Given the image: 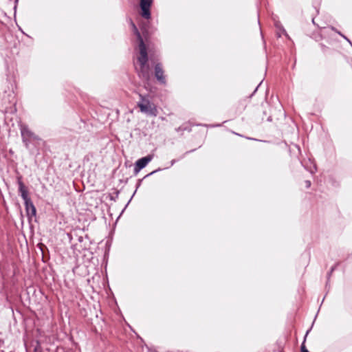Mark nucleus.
I'll use <instances>...</instances> for the list:
<instances>
[{"mask_svg":"<svg viewBox=\"0 0 352 352\" xmlns=\"http://www.w3.org/2000/svg\"><path fill=\"white\" fill-rule=\"evenodd\" d=\"M153 0H140V8L142 10L141 16L146 19L151 18L150 9Z\"/></svg>","mask_w":352,"mask_h":352,"instance_id":"5","label":"nucleus"},{"mask_svg":"<svg viewBox=\"0 0 352 352\" xmlns=\"http://www.w3.org/2000/svg\"><path fill=\"white\" fill-rule=\"evenodd\" d=\"M134 34L136 35L139 41V51L140 56L138 57V61L140 65V68L137 69L138 76L145 81H148L151 78V69L148 65V54L146 45L144 43L143 38L138 31L137 27L133 21L131 22Z\"/></svg>","mask_w":352,"mask_h":352,"instance_id":"1","label":"nucleus"},{"mask_svg":"<svg viewBox=\"0 0 352 352\" xmlns=\"http://www.w3.org/2000/svg\"><path fill=\"white\" fill-rule=\"evenodd\" d=\"M17 184L19 186V192L24 201L25 211L28 217L32 218L36 216V210L29 197L28 188L25 186L21 175L16 177Z\"/></svg>","mask_w":352,"mask_h":352,"instance_id":"2","label":"nucleus"},{"mask_svg":"<svg viewBox=\"0 0 352 352\" xmlns=\"http://www.w3.org/2000/svg\"><path fill=\"white\" fill-rule=\"evenodd\" d=\"M152 159L153 156L148 155L137 160L134 167L135 175H137L142 168L146 167V165L152 160Z\"/></svg>","mask_w":352,"mask_h":352,"instance_id":"6","label":"nucleus"},{"mask_svg":"<svg viewBox=\"0 0 352 352\" xmlns=\"http://www.w3.org/2000/svg\"><path fill=\"white\" fill-rule=\"evenodd\" d=\"M164 73L162 64L157 63L155 66V76L160 83L166 85V81Z\"/></svg>","mask_w":352,"mask_h":352,"instance_id":"7","label":"nucleus"},{"mask_svg":"<svg viewBox=\"0 0 352 352\" xmlns=\"http://www.w3.org/2000/svg\"><path fill=\"white\" fill-rule=\"evenodd\" d=\"M332 271H333V268L331 269V271H330V273H332Z\"/></svg>","mask_w":352,"mask_h":352,"instance_id":"14","label":"nucleus"},{"mask_svg":"<svg viewBox=\"0 0 352 352\" xmlns=\"http://www.w3.org/2000/svg\"><path fill=\"white\" fill-rule=\"evenodd\" d=\"M152 174H153V172H152V173H150V174L147 175H146V177H147V176H148V175H152Z\"/></svg>","mask_w":352,"mask_h":352,"instance_id":"12","label":"nucleus"},{"mask_svg":"<svg viewBox=\"0 0 352 352\" xmlns=\"http://www.w3.org/2000/svg\"><path fill=\"white\" fill-rule=\"evenodd\" d=\"M332 271H333V268L331 269V271H330V273H332Z\"/></svg>","mask_w":352,"mask_h":352,"instance_id":"13","label":"nucleus"},{"mask_svg":"<svg viewBox=\"0 0 352 352\" xmlns=\"http://www.w3.org/2000/svg\"><path fill=\"white\" fill-rule=\"evenodd\" d=\"M260 85H261V83H260V84L257 86V87L255 89L254 92L257 91V89H258V86H259Z\"/></svg>","mask_w":352,"mask_h":352,"instance_id":"11","label":"nucleus"},{"mask_svg":"<svg viewBox=\"0 0 352 352\" xmlns=\"http://www.w3.org/2000/svg\"><path fill=\"white\" fill-rule=\"evenodd\" d=\"M309 333V331H307V333L306 335H307V333ZM306 337L307 336H305V339H304V341L301 344V346H300V351L301 352H309L307 349L306 348L305 345V340H306Z\"/></svg>","mask_w":352,"mask_h":352,"instance_id":"8","label":"nucleus"},{"mask_svg":"<svg viewBox=\"0 0 352 352\" xmlns=\"http://www.w3.org/2000/svg\"><path fill=\"white\" fill-rule=\"evenodd\" d=\"M305 183H306V187L307 188H309L311 186V182L310 181L307 180V181L305 182Z\"/></svg>","mask_w":352,"mask_h":352,"instance_id":"10","label":"nucleus"},{"mask_svg":"<svg viewBox=\"0 0 352 352\" xmlns=\"http://www.w3.org/2000/svg\"><path fill=\"white\" fill-rule=\"evenodd\" d=\"M22 141L26 148H29L30 144L36 140H40V138L35 135L26 125L20 126Z\"/></svg>","mask_w":352,"mask_h":352,"instance_id":"4","label":"nucleus"},{"mask_svg":"<svg viewBox=\"0 0 352 352\" xmlns=\"http://www.w3.org/2000/svg\"><path fill=\"white\" fill-rule=\"evenodd\" d=\"M140 100L138 102V107L140 108V111L150 116H157V109L156 106L151 103L147 96L139 94Z\"/></svg>","mask_w":352,"mask_h":352,"instance_id":"3","label":"nucleus"},{"mask_svg":"<svg viewBox=\"0 0 352 352\" xmlns=\"http://www.w3.org/2000/svg\"><path fill=\"white\" fill-rule=\"evenodd\" d=\"M338 33L341 36H342L344 38H345L348 42H349V43L352 45V43L351 42L344 36L343 35L342 33H340V32H338Z\"/></svg>","mask_w":352,"mask_h":352,"instance_id":"9","label":"nucleus"}]
</instances>
